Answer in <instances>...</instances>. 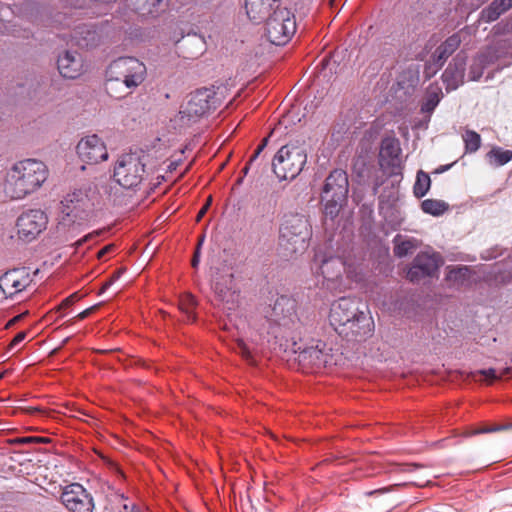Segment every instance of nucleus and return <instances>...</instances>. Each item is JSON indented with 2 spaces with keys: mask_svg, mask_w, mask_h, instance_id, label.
Segmentation results:
<instances>
[{
  "mask_svg": "<svg viewBox=\"0 0 512 512\" xmlns=\"http://www.w3.org/2000/svg\"><path fill=\"white\" fill-rule=\"evenodd\" d=\"M47 166L36 159L16 162L7 173L4 191L11 199H23L37 191L48 178Z\"/></svg>",
  "mask_w": 512,
  "mask_h": 512,
  "instance_id": "f257e3e1",
  "label": "nucleus"
},
{
  "mask_svg": "<svg viewBox=\"0 0 512 512\" xmlns=\"http://www.w3.org/2000/svg\"><path fill=\"white\" fill-rule=\"evenodd\" d=\"M296 308L297 303L294 299L281 296L265 312V319L269 324L268 333L275 337L290 339L295 346V339L302 328Z\"/></svg>",
  "mask_w": 512,
  "mask_h": 512,
  "instance_id": "f03ea898",
  "label": "nucleus"
},
{
  "mask_svg": "<svg viewBox=\"0 0 512 512\" xmlns=\"http://www.w3.org/2000/svg\"><path fill=\"white\" fill-rule=\"evenodd\" d=\"M228 88L225 85L212 86L196 90L182 106L179 115L183 124L196 123L222 105Z\"/></svg>",
  "mask_w": 512,
  "mask_h": 512,
  "instance_id": "7ed1b4c3",
  "label": "nucleus"
},
{
  "mask_svg": "<svg viewBox=\"0 0 512 512\" xmlns=\"http://www.w3.org/2000/svg\"><path fill=\"white\" fill-rule=\"evenodd\" d=\"M310 236V226L303 215L295 214L287 217L280 228L279 254L286 259H291L303 253L308 247Z\"/></svg>",
  "mask_w": 512,
  "mask_h": 512,
  "instance_id": "20e7f679",
  "label": "nucleus"
},
{
  "mask_svg": "<svg viewBox=\"0 0 512 512\" xmlns=\"http://www.w3.org/2000/svg\"><path fill=\"white\" fill-rule=\"evenodd\" d=\"M146 66L134 57H120L114 60L106 70L108 93L113 96L114 86L122 83L129 90L137 88L146 78ZM120 98L121 96H115Z\"/></svg>",
  "mask_w": 512,
  "mask_h": 512,
  "instance_id": "39448f33",
  "label": "nucleus"
},
{
  "mask_svg": "<svg viewBox=\"0 0 512 512\" xmlns=\"http://www.w3.org/2000/svg\"><path fill=\"white\" fill-rule=\"evenodd\" d=\"M307 154L302 146L287 144L282 146L272 160V169L279 180H293L303 170Z\"/></svg>",
  "mask_w": 512,
  "mask_h": 512,
  "instance_id": "423d86ee",
  "label": "nucleus"
},
{
  "mask_svg": "<svg viewBox=\"0 0 512 512\" xmlns=\"http://www.w3.org/2000/svg\"><path fill=\"white\" fill-rule=\"evenodd\" d=\"M93 202L85 189H76L67 193L61 201L62 219L60 225L81 223L93 211Z\"/></svg>",
  "mask_w": 512,
  "mask_h": 512,
  "instance_id": "0eeeda50",
  "label": "nucleus"
},
{
  "mask_svg": "<svg viewBox=\"0 0 512 512\" xmlns=\"http://www.w3.org/2000/svg\"><path fill=\"white\" fill-rule=\"evenodd\" d=\"M145 163L137 153H125L114 165V180L125 189L136 188L143 181Z\"/></svg>",
  "mask_w": 512,
  "mask_h": 512,
  "instance_id": "6e6552de",
  "label": "nucleus"
},
{
  "mask_svg": "<svg viewBox=\"0 0 512 512\" xmlns=\"http://www.w3.org/2000/svg\"><path fill=\"white\" fill-rule=\"evenodd\" d=\"M296 32L294 15L287 8H277L267 17L266 36L274 45H285Z\"/></svg>",
  "mask_w": 512,
  "mask_h": 512,
  "instance_id": "1a4fd4ad",
  "label": "nucleus"
},
{
  "mask_svg": "<svg viewBox=\"0 0 512 512\" xmlns=\"http://www.w3.org/2000/svg\"><path fill=\"white\" fill-rule=\"evenodd\" d=\"M319 273L323 277V286L330 291L342 292L345 288L344 273L346 262L339 256H325L320 260Z\"/></svg>",
  "mask_w": 512,
  "mask_h": 512,
  "instance_id": "9d476101",
  "label": "nucleus"
},
{
  "mask_svg": "<svg viewBox=\"0 0 512 512\" xmlns=\"http://www.w3.org/2000/svg\"><path fill=\"white\" fill-rule=\"evenodd\" d=\"M48 223L47 215L40 209H30L23 212L17 219V234L26 242L34 240L45 229Z\"/></svg>",
  "mask_w": 512,
  "mask_h": 512,
  "instance_id": "9b49d317",
  "label": "nucleus"
},
{
  "mask_svg": "<svg viewBox=\"0 0 512 512\" xmlns=\"http://www.w3.org/2000/svg\"><path fill=\"white\" fill-rule=\"evenodd\" d=\"M61 501L70 512H93L94 501L91 494L79 483L67 485Z\"/></svg>",
  "mask_w": 512,
  "mask_h": 512,
  "instance_id": "f8f14e48",
  "label": "nucleus"
},
{
  "mask_svg": "<svg viewBox=\"0 0 512 512\" xmlns=\"http://www.w3.org/2000/svg\"><path fill=\"white\" fill-rule=\"evenodd\" d=\"M359 310L358 301L351 297H341L332 303L329 313V322L334 330L339 333L351 319L357 316Z\"/></svg>",
  "mask_w": 512,
  "mask_h": 512,
  "instance_id": "ddd939ff",
  "label": "nucleus"
},
{
  "mask_svg": "<svg viewBox=\"0 0 512 512\" xmlns=\"http://www.w3.org/2000/svg\"><path fill=\"white\" fill-rule=\"evenodd\" d=\"M76 148L81 160L88 164L100 163L109 156L106 144L97 134L82 138Z\"/></svg>",
  "mask_w": 512,
  "mask_h": 512,
  "instance_id": "4468645a",
  "label": "nucleus"
},
{
  "mask_svg": "<svg viewBox=\"0 0 512 512\" xmlns=\"http://www.w3.org/2000/svg\"><path fill=\"white\" fill-rule=\"evenodd\" d=\"M31 283L32 277L26 267L9 270L0 276V290L6 298L22 292Z\"/></svg>",
  "mask_w": 512,
  "mask_h": 512,
  "instance_id": "2eb2a0df",
  "label": "nucleus"
},
{
  "mask_svg": "<svg viewBox=\"0 0 512 512\" xmlns=\"http://www.w3.org/2000/svg\"><path fill=\"white\" fill-rule=\"evenodd\" d=\"M442 264V258L438 253H419L407 272V278L411 282L432 276Z\"/></svg>",
  "mask_w": 512,
  "mask_h": 512,
  "instance_id": "dca6fc26",
  "label": "nucleus"
},
{
  "mask_svg": "<svg viewBox=\"0 0 512 512\" xmlns=\"http://www.w3.org/2000/svg\"><path fill=\"white\" fill-rule=\"evenodd\" d=\"M298 361L311 369H321L331 364L332 355L326 350V344L317 341L315 345L302 348L298 346Z\"/></svg>",
  "mask_w": 512,
  "mask_h": 512,
  "instance_id": "f3484780",
  "label": "nucleus"
},
{
  "mask_svg": "<svg viewBox=\"0 0 512 512\" xmlns=\"http://www.w3.org/2000/svg\"><path fill=\"white\" fill-rule=\"evenodd\" d=\"M374 330L372 317L358 310L357 316L351 319L338 333L340 336L349 340L360 341L371 336Z\"/></svg>",
  "mask_w": 512,
  "mask_h": 512,
  "instance_id": "a211bd4d",
  "label": "nucleus"
},
{
  "mask_svg": "<svg viewBox=\"0 0 512 512\" xmlns=\"http://www.w3.org/2000/svg\"><path fill=\"white\" fill-rule=\"evenodd\" d=\"M461 39L458 34H453L441 43L431 55L425 65V73L434 75L446 62V60L458 49Z\"/></svg>",
  "mask_w": 512,
  "mask_h": 512,
  "instance_id": "6ab92c4d",
  "label": "nucleus"
},
{
  "mask_svg": "<svg viewBox=\"0 0 512 512\" xmlns=\"http://www.w3.org/2000/svg\"><path fill=\"white\" fill-rule=\"evenodd\" d=\"M348 176L345 171L336 169L326 179L323 193L325 197H332L334 202H342L348 194Z\"/></svg>",
  "mask_w": 512,
  "mask_h": 512,
  "instance_id": "aec40b11",
  "label": "nucleus"
},
{
  "mask_svg": "<svg viewBox=\"0 0 512 512\" xmlns=\"http://www.w3.org/2000/svg\"><path fill=\"white\" fill-rule=\"evenodd\" d=\"M214 293L216 299L229 310H235L239 303V292L233 284V275L222 276L219 281L214 284Z\"/></svg>",
  "mask_w": 512,
  "mask_h": 512,
  "instance_id": "412c9836",
  "label": "nucleus"
},
{
  "mask_svg": "<svg viewBox=\"0 0 512 512\" xmlns=\"http://www.w3.org/2000/svg\"><path fill=\"white\" fill-rule=\"evenodd\" d=\"M101 34L94 25L82 24L71 34L70 42L80 48H92L100 42Z\"/></svg>",
  "mask_w": 512,
  "mask_h": 512,
  "instance_id": "4be33fe9",
  "label": "nucleus"
},
{
  "mask_svg": "<svg viewBox=\"0 0 512 512\" xmlns=\"http://www.w3.org/2000/svg\"><path fill=\"white\" fill-rule=\"evenodd\" d=\"M442 97L443 92L439 84L432 83L426 88L425 96L420 109V112L423 115V119L421 120V124L419 126H416L415 128H421L422 126L428 125L431 114L438 106Z\"/></svg>",
  "mask_w": 512,
  "mask_h": 512,
  "instance_id": "5701e85b",
  "label": "nucleus"
},
{
  "mask_svg": "<svg viewBox=\"0 0 512 512\" xmlns=\"http://www.w3.org/2000/svg\"><path fill=\"white\" fill-rule=\"evenodd\" d=\"M57 65L59 73L68 79L79 77L83 71L82 58L76 52L65 51L59 56Z\"/></svg>",
  "mask_w": 512,
  "mask_h": 512,
  "instance_id": "b1692460",
  "label": "nucleus"
},
{
  "mask_svg": "<svg viewBox=\"0 0 512 512\" xmlns=\"http://www.w3.org/2000/svg\"><path fill=\"white\" fill-rule=\"evenodd\" d=\"M280 0H245V9L249 19L255 23L265 20Z\"/></svg>",
  "mask_w": 512,
  "mask_h": 512,
  "instance_id": "393cba45",
  "label": "nucleus"
},
{
  "mask_svg": "<svg viewBox=\"0 0 512 512\" xmlns=\"http://www.w3.org/2000/svg\"><path fill=\"white\" fill-rule=\"evenodd\" d=\"M463 78L464 67L462 63L449 64L442 74V80L448 92L457 89L463 83Z\"/></svg>",
  "mask_w": 512,
  "mask_h": 512,
  "instance_id": "a878e982",
  "label": "nucleus"
},
{
  "mask_svg": "<svg viewBox=\"0 0 512 512\" xmlns=\"http://www.w3.org/2000/svg\"><path fill=\"white\" fill-rule=\"evenodd\" d=\"M401 153L399 140L391 137H386L382 140L380 148V157L387 160L388 164H395Z\"/></svg>",
  "mask_w": 512,
  "mask_h": 512,
  "instance_id": "bb28decb",
  "label": "nucleus"
},
{
  "mask_svg": "<svg viewBox=\"0 0 512 512\" xmlns=\"http://www.w3.org/2000/svg\"><path fill=\"white\" fill-rule=\"evenodd\" d=\"M421 208L427 214L440 216L448 210L449 205L442 200L426 199L421 203Z\"/></svg>",
  "mask_w": 512,
  "mask_h": 512,
  "instance_id": "cd10ccee",
  "label": "nucleus"
},
{
  "mask_svg": "<svg viewBox=\"0 0 512 512\" xmlns=\"http://www.w3.org/2000/svg\"><path fill=\"white\" fill-rule=\"evenodd\" d=\"M487 157L491 164L503 166L512 160V151L504 150L501 147H494L488 152Z\"/></svg>",
  "mask_w": 512,
  "mask_h": 512,
  "instance_id": "c85d7f7f",
  "label": "nucleus"
},
{
  "mask_svg": "<svg viewBox=\"0 0 512 512\" xmlns=\"http://www.w3.org/2000/svg\"><path fill=\"white\" fill-rule=\"evenodd\" d=\"M430 185H431L430 176L427 173L420 170L417 173L416 182H415L414 188H413L414 195L417 198L424 197L427 194L428 190L430 189Z\"/></svg>",
  "mask_w": 512,
  "mask_h": 512,
  "instance_id": "c756f323",
  "label": "nucleus"
},
{
  "mask_svg": "<svg viewBox=\"0 0 512 512\" xmlns=\"http://www.w3.org/2000/svg\"><path fill=\"white\" fill-rule=\"evenodd\" d=\"M299 112V107L293 106L279 118L278 128L288 129L300 123L302 119L299 117Z\"/></svg>",
  "mask_w": 512,
  "mask_h": 512,
  "instance_id": "7c9ffc66",
  "label": "nucleus"
},
{
  "mask_svg": "<svg viewBox=\"0 0 512 512\" xmlns=\"http://www.w3.org/2000/svg\"><path fill=\"white\" fill-rule=\"evenodd\" d=\"M463 141L465 142V150L467 153H473L477 151L481 144V137L474 130H466L465 134L462 135Z\"/></svg>",
  "mask_w": 512,
  "mask_h": 512,
  "instance_id": "2f4dec72",
  "label": "nucleus"
},
{
  "mask_svg": "<svg viewBox=\"0 0 512 512\" xmlns=\"http://www.w3.org/2000/svg\"><path fill=\"white\" fill-rule=\"evenodd\" d=\"M196 305V300L193 295L187 293L181 296L179 300V308L180 310L186 314L188 319L194 320V308Z\"/></svg>",
  "mask_w": 512,
  "mask_h": 512,
  "instance_id": "473e14b6",
  "label": "nucleus"
},
{
  "mask_svg": "<svg viewBox=\"0 0 512 512\" xmlns=\"http://www.w3.org/2000/svg\"><path fill=\"white\" fill-rule=\"evenodd\" d=\"M501 15L502 13L492 1L486 8H484L480 12L479 20L484 23H491L497 20Z\"/></svg>",
  "mask_w": 512,
  "mask_h": 512,
  "instance_id": "72a5a7b5",
  "label": "nucleus"
},
{
  "mask_svg": "<svg viewBox=\"0 0 512 512\" xmlns=\"http://www.w3.org/2000/svg\"><path fill=\"white\" fill-rule=\"evenodd\" d=\"M486 64V57L484 55H479L473 61V64L470 67V78L471 80H479L484 72Z\"/></svg>",
  "mask_w": 512,
  "mask_h": 512,
  "instance_id": "f704fd0d",
  "label": "nucleus"
},
{
  "mask_svg": "<svg viewBox=\"0 0 512 512\" xmlns=\"http://www.w3.org/2000/svg\"><path fill=\"white\" fill-rule=\"evenodd\" d=\"M470 270L466 266L454 267L449 270L447 278L456 283H463L469 278Z\"/></svg>",
  "mask_w": 512,
  "mask_h": 512,
  "instance_id": "c9c22d12",
  "label": "nucleus"
},
{
  "mask_svg": "<svg viewBox=\"0 0 512 512\" xmlns=\"http://www.w3.org/2000/svg\"><path fill=\"white\" fill-rule=\"evenodd\" d=\"M342 128H361L362 123H357V112L355 110H348L341 116Z\"/></svg>",
  "mask_w": 512,
  "mask_h": 512,
  "instance_id": "e433bc0d",
  "label": "nucleus"
},
{
  "mask_svg": "<svg viewBox=\"0 0 512 512\" xmlns=\"http://www.w3.org/2000/svg\"><path fill=\"white\" fill-rule=\"evenodd\" d=\"M347 278L356 282L361 283L365 280V275L362 271V269L358 266L353 265H346V271H345Z\"/></svg>",
  "mask_w": 512,
  "mask_h": 512,
  "instance_id": "4c0bfd02",
  "label": "nucleus"
},
{
  "mask_svg": "<svg viewBox=\"0 0 512 512\" xmlns=\"http://www.w3.org/2000/svg\"><path fill=\"white\" fill-rule=\"evenodd\" d=\"M142 5L139 9L142 11V14H150L153 15L157 12V7L164 2L165 0H139Z\"/></svg>",
  "mask_w": 512,
  "mask_h": 512,
  "instance_id": "58836bf2",
  "label": "nucleus"
},
{
  "mask_svg": "<svg viewBox=\"0 0 512 512\" xmlns=\"http://www.w3.org/2000/svg\"><path fill=\"white\" fill-rule=\"evenodd\" d=\"M414 249V244L410 240L401 241L396 243L394 247V254L397 257H404Z\"/></svg>",
  "mask_w": 512,
  "mask_h": 512,
  "instance_id": "ea45409f",
  "label": "nucleus"
},
{
  "mask_svg": "<svg viewBox=\"0 0 512 512\" xmlns=\"http://www.w3.org/2000/svg\"><path fill=\"white\" fill-rule=\"evenodd\" d=\"M82 298V295H80L79 292H74L68 297H66L62 302L56 307L57 311H60L62 309H66L73 305L75 302L79 301Z\"/></svg>",
  "mask_w": 512,
  "mask_h": 512,
  "instance_id": "a19ab883",
  "label": "nucleus"
},
{
  "mask_svg": "<svg viewBox=\"0 0 512 512\" xmlns=\"http://www.w3.org/2000/svg\"><path fill=\"white\" fill-rule=\"evenodd\" d=\"M476 374H480V375L484 376L485 379L487 380L488 384H491L493 381L498 379V374L494 368L479 370V371L473 373L474 376Z\"/></svg>",
  "mask_w": 512,
  "mask_h": 512,
  "instance_id": "79ce46f5",
  "label": "nucleus"
},
{
  "mask_svg": "<svg viewBox=\"0 0 512 512\" xmlns=\"http://www.w3.org/2000/svg\"><path fill=\"white\" fill-rule=\"evenodd\" d=\"M269 141V137H265L262 139L261 143L258 145L252 156L250 157L248 164H252L258 156L261 154V152L265 149Z\"/></svg>",
  "mask_w": 512,
  "mask_h": 512,
  "instance_id": "37998d69",
  "label": "nucleus"
},
{
  "mask_svg": "<svg viewBox=\"0 0 512 512\" xmlns=\"http://www.w3.org/2000/svg\"><path fill=\"white\" fill-rule=\"evenodd\" d=\"M124 271H125V269H124V268H120V269L116 270V271L112 274V276L110 277V279H109L108 281H106V282L102 285V288H101V290H100V293H103L104 291H106V290H107V289L112 285V283H113L115 280H117V279H119V278H120V276L122 275V273H123Z\"/></svg>",
  "mask_w": 512,
  "mask_h": 512,
  "instance_id": "c03bdc74",
  "label": "nucleus"
},
{
  "mask_svg": "<svg viewBox=\"0 0 512 512\" xmlns=\"http://www.w3.org/2000/svg\"><path fill=\"white\" fill-rule=\"evenodd\" d=\"M99 305H94V306H91L87 309H85L84 311L80 312L79 314H77L74 318L70 319L67 323H73V321L75 319L77 320H84L86 319L87 317H89L94 311H96L98 309Z\"/></svg>",
  "mask_w": 512,
  "mask_h": 512,
  "instance_id": "a18cd8bd",
  "label": "nucleus"
},
{
  "mask_svg": "<svg viewBox=\"0 0 512 512\" xmlns=\"http://www.w3.org/2000/svg\"><path fill=\"white\" fill-rule=\"evenodd\" d=\"M339 202H334L332 201V197H330V199L327 201L326 205H325V213L327 215H331L333 217V215H336L339 211Z\"/></svg>",
  "mask_w": 512,
  "mask_h": 512,
  "instance_id": "49530a36",
  "label": "nucleus"
},
{
  "mask_svg": "<svg viewBox=\"0 0 512 512\" xmlns=\"http://www.w3.org/2000/svg\"><path fill=\"white\" fill-rule=\"evenodd\" d=\"M236 345L237 352L241 354L242 357L245 359H249L251 357V353L243 340H238Z\"/></svg>",
  "mask_w": 512,
  "mask_h": 512,
  "instance_id": "de8ad7c7",
  "label": "nucleus"
},
{
  "mask_svg": "<svg viewBox=\"0 0 512 512\" xmlns=\"http://www.w3.org/2000/svg\"><path fill=\"white\" fill-rule=\"evenodd\" d=\"M493 2L502 14L512 8V0H493Z\"/></svg>",
  "mask_w": 512,
  "mask_h": 512,
  "instance_id": "09e8293b",
  "label": "nucleus"
},
{
  "mask_svg": "<svg viewBox=\"0 0 512 512\" xmlns=\"http://www.w3.org/2000/svg\"><path fill=\"white\" fill-rule=\"evenodd\" d=\"M486 433L485 429H484V426L483 427H480V428H468L466 429L464 432H463V436L464 437H471V436H475V435H479V434H484Z\"/></svg>",
  "mask_w": 512,
  "mask_h": 512,
  "instance_id": "8fccbe9b",
  "label": "nucleus"
},
{
  "mask_svg": "<svg viewBox=\"0 0 512 512\" xmlns=\"http://www.w3.org/2000/svg\"><path fill=\"white\" fill-rule=\"evenodd\" d=\"M211 202H212V197L209 196L206 200V203L204 204V206L199 210L197 216H196V221H200L202 219V217L205 215V213L207 212V210L209 209L210 205H211Z\"/></svg>",
  "mask_w": 512,
  "mask_h": 512,
  "instance_id": "3c124183",
  "label": "nucleus"
},
{
  "mask_svg": "<svg viewBox=\"0 0 512 512\" xmlns=\"http://www.w3.org/2000/svg\"><path fill=\"white\" fill-rule=\"evenodd\" d=\"M26 336L27 333L24 331L17 333L9 344L10 348H13L16 345L20 344L26 338Z\"/></svg>",
  "mask_w": 512,
  "mask_h": 512,
  "instance_id": "603ef678",
  "label": "nucleus"
},
{
  "mask_svg": "<svg viewBox=\"0 0 512 512\" xmlns=\"http://www.w3.org/2000/svg\"><path fill=\"white\" fill-rule=\"evenodd\" d=\"M203 239H204V237H202V238L199 240V243H198L197 249H196V251H195V253H194V256H193V259H192V266H193L194 268H196V267H197V265H198V263H199V255H200L199 250H200V246H201V244H202V242H203Z\"/></svg>",
  "mask_w": 512,
  "mask_h": 512,
  "instance_id": "864d4df0",
  "label": "nucleus"
},
{
  "mask_svg": "<svg viewBox=\"0 0 512 512\" xmlns=\"http://www.w3.org/2000/svg\"><path fill=\"white\" fill-rule=\"evenodd\" d=\"M115 249V246L113 244L106 245L103 247L98 253L97 257L99 259L103 258L107 253L113 251Z\"/></svg>",
  "mask_w": 512,
  "mask_h": 512,
  "instance_id": "5fc2aeb1",
  "label": "nucleus"
},
{
  "mask_svg": "<svg viewBox=\"0 0 512 512\" xmlns=\"http://www.w3.org/2000/svg\"><path fill=\"white\" fill-rule=\"evenodd\" d=\"M99 234H100V231H96L94 233H91V234H88V235L84 236L82 239L78 240L75 243L76 247L81 246L84 242L88 241L89 239H91V238H93V237H95V236H97Z\"/></svg>",
  "mask_w": 512,
  "mask_h": 512,
  "instance_id": "6e6d98bb",
  "label": "nucleus"
},
{
  "mask_svg": "<svg viewBox=\"0 0 512 512\" xmlns=\"http://www.w3.org/2000/svg\"><path fill=\"white\" fill-rule=\"evenodd\" d=\"M484 429H485L486 433H493V432L503 431V428H501V424H499V425H492V426H484Z\"/></svg>",
  "mask_w": 512,
  "mask_h": 512,
  "instance_id": "4d7b16f0",
  "label": "nucleus"
},
{
  "mask_svg": "<svg viewBox=\"0 0 512 512\" xmlns=\"http://www.w3.org/2000/svg\"><path fill=\"white\" fill-rule=\"evenodd\" d=\"M511 372V368L507 367L505 369H503L499 374H498V379H501L502 377L506 376V375H509Z\"/></svg>",
  "mask_w": 512,
  "mask_h": 512,
  "instance_id": "13d9d810",
  "label": "nucleus"
},
{
  "mask_svg": "<svg viewBox=\"0 0 512 512\" xmlns=\"http://www.w3.org/2000/svg\"><path fill=\"white\" fill-rule=\"evenodd\" d=\"M250 165L251 164H248V162H247L246 165L244 166V168L242 169L241 174L243 177H245L248 174Z\"/></svg>",
  "mask_w": 512,
  "mask_h": 512,
  "instance_id": "bf43d9fd",
  "label": "nucleus"
},
{
  "mask_svg": "<svg viewBox=\"0 0 512 512\" xmlns=\"http://www.w3.org/2000/svg\"><path fill=\"white\" fill-rule=\"evenodd\" d=\"M501 428H503V431L511 430L512 429V422L507 424H501Z\"/></svg>",
  "mask_w": 512,
  "mask_h": 512,
  "instance_id": "052dcab7",
  "label": "nucleus"
},
{
  "mask_svg": "<svg viewBox=\"0 0 512 512\" xmlns=\"http://www.w3.org/2000/svg\"><path fill=\"white\" fill-rule=\"evenodd\" d=\"M20 318H21V316L19 315V316L14 317L13 319H11V320L8 322L7 327H9V326H11V325L15 324V323L20 319Z\"/></svg>",
  "mask_w": 512,
  "mask_h": 512,
  "instance_id": "680f3d73",
  "label": "nucleus"
},
{
  "mask_svg": "<svg viewBox=\"0 0 512 512\" xmlns=\"http://www.w3.org/2000/svg\"><path fill=\"white\" fill-rule=\"evenodd\" d=\"M28 413H34V412H42L40 408L37 407H31L26 410Z\"/></svg>",
  "mask_w": 512,
  "mask_h": 512,
  "instance_id": "e2e57ef3",
  "label": "nucleus"
},
{
  "mask_svg": "<svg viewBox=\"0 0 512 512\" xmlns=\"http://www.w3.org/2000/svg\"><path fill=\"white\" fill-rule=\"evenodd\" d=\"M408 467H409V469H408L409 471H413V470H416L418 468H421L422 466L419 465V464H410Z\"/></svg>",
  "mask_w": 512,
  "mask_h": 512,
  "instance_id": "0e129e2a",
  "label": "nucleus"
},
{
  "mask_svg": "<svg viewBox=\"0 0 512 512\" xmlns=\"http://www.w3.org/2000/svg\"><path fill=\"white\" fill-rule=\"evenodd\" d=\"M243 179L244 177L241 175L237 180H236V185H241L243 183Z\"/></svg>",
  "mask_w": 512,
  "mask_h": 512,
  "instance_id": "69168bd1",
  "label": "nucleus"
},
{
  "mask_svg": "<svg viewBox=\"0 0 512 512\" xmlns=\"http://www.w3.org/2000/svg\"><path fill=\"white\" fill-rule=\"evenodd\" d=\"M380 124H376L373 128L378 129Z\"/></svg>",
  "mask_w": 512,
  "mask_h": 512,
  "instance_id": "338daca9",
  "label": "nucleus"
},
{
  "mask_svg": "<svg viewBox=\"0 0 512 512\" xmlns=\"http://www.w3.org/2000/svg\"><path fill=\"white\" fill-rule=\"evenodd\" d=\"M3 377V374H0V379Z\"/></svg>",
  "mask_w": 512,
  "mask_h": 512,
  "instance_id": "774afa93",
  "label": "nucleus"
}]
</instances>
